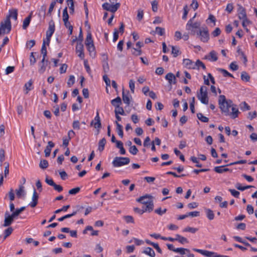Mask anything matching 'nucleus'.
Returning a JSON list of instances; mask_svg holds the SVG:
<instances>
[{"label": "nucleus", "mask_w": 257, "mask_h": 257, "mask_svg": "<svg viewBox=\"0 0 257 257\" xmlns=\"http://www.w3.org/2000/svg\"><path fill=\"white\" fill-rule=\"evenodd\" d=\"M85 44L86 46L93 44V41L92 38V35L90 32H88L87 34Z\"/></svg>", "instance_id": "35"}, {"label": "nucleus", "mask_w": 257, "mask_h": 257, "mask_svg": "<svg viewBox=\"0 0 257 257\" xmlns=\"http://www.w3.org/2000/svg\"><path fill=\"white\" fill-rule=\"evenodd\" d=\"M198 229L197 228L187 226L183 229V232H189L192 233H195L198 231Z\"/></svg>", "instance_id": "42"}, {"label": "nucleus", "mask_w": 257, "mask_h": 257, "mask_svg": "<svg viewBox=\"0 0 257 257\" xmlns=\"http://www.w3.org/2000/svg\"><path fill=\"white\" fill-rule=\"evenodd\" d=\"M250 76L248 73L245 71H243L241 73V79L242 81L248 82L250 80Z\"/></svg>", "instance_id": "38"}, {"label": "nucleus", "mask_w": 257, "mask_h": 257, "mask_svg": "<svg viewBox=\"0 0 257 257\" xmlns=\"http://www.w3.org/2000/svg\"><path fill=\"white\" fill-rule=\"evenodd\" d=\"M200 68H202L204 70L206 69L204 64L198 59L194 63V69L196 68L199 69Z\"/></svg>", "instance_id": "33"}, {"label": "nucleus", "mask_w": 257, "mask_h": 257, "mask_svg": "<svg viewBox=\"0 0 257 257\" xmlns=\"http://www.w3.org/2000/svg\"><path fill=\"white\" fill-rule=\"evenodd\" d=\"M76 52L81 59H84L85 55L84 53V46L82 43H77Z\"/></svg>", "instance_id": "11"}, {"label": "nucleus", "mask_w": 257, "mask_h": 257, "mask_svg": "<svg viewBox=\"0 0 257 257\" xmlns=\"http://www.w3.org/2000/svg\"><path fill=\"white\" fill-rule=\"evenodd\" d=\"M48 63V60L42 59L41 61L39 63V68L38 71L40 74H43L45 71Z\"/></svg>", "instance_id": "14"}, {"label": "nucleus", "mask_w": 257, "mask_h": 257, "mask_svg": "<svg viewBox=\"0 0 257 257\" xmlns=\"http://www.w3.org/2000/svg\"><path fill=\"white\" fill-rule=\"evenodd\" d=\"M133 49L134 50L133 51H132L133 55L136 56H140L141 55H142V51L141 49L133 48Z\"/></svg>", "instance_id": "51"}, {"label": "nucleus", "mask_w": 257, "mask_h": 257, "mask_svg": "<svg viewBox=\"0 0 257 257\" xmlns=\"http://www.w3.org/2000/svg\"><path fill=\"white\" fill-rule=\"evenodd\" d=\"M175 239L176 241H178L179 242L182 244L185 243H188L189 242V241L187 238L182 236L178 234L175 235Z\"/></svg>", "instance_id": "23"}, {"label": "nucleus", "mask_w": 257, "mask_h": 257, "mask_svg": "<svg viewBox=\"0 0 257 257\" xmlns=\"http://www.w3.org/2000/svg\"><path fill=\"white\" fill-rule=\"evenodd\" d=\"M36 44L35 41L34 40H31L28 41L26 43V46L30 49L32 48L33 46H35Z\"/></svg>", "instance_id": "59"}, {"label": "nucleus", "mask_w": 257, "mask_h": 257, "mask_svg": "<svg viewBox=\"0 0 257 257\" xmlns=\"http://www.w3.org/2000/svg\"><path fill=\"white\" fill-rule=\"evenodd\" d=\"M218 104L222 112H224L225 115H229V108L232 105V101L230 99L226 100L224 95H220L219 97Z\"/></svg>", "instance_id": "1"}, {"label": "nucleus", "mask_w": 257, "mask_h": 257, "mask_svg": "<svg viewBox=\"0 0 257 257\" xmlns=\"http://www.w3.org/2000/svg\"><path fill=\"white\" fill-rule=\"evenodd\" d=\"M13 228L12 227H9L4 231V239H5L9 236H10L13 231Z\"/></svg>", "instance_id": "43"}, {"label": "nucleus", "mask_w": 257, "mask_h": 257, "mask_svg": "<svg viewBox=\"0 0 257 257\" xmlns=\"http://www.w3.org/2000/svg\"><path fill=\"white\" fill-rule=\"evenodd\" d=\"M217 71L221 72L223 75L224 77H233V75L228 72L227 70L225 69H222V68H217Z\"/></svg>", "instance_id": "36"}, {"label": "nucleus", "mask_w": 257, "mask_h": 257, "mask_svg": "<svg viewBox=\"0 0 257 257\" xmlns=\"http://www.w3.org/2000/svg\"><path fill=\"white\" fill-rule=\"evenodd\" d=\"M183 64L188 69H194V63L189 59H184Z\"/></svg>", "instance_id": "18"}, {"label": "nucleus", "mask_w": 257, "mask_h": 257, "mask_svg": "<svg viewBox=\"0 0 257 257\" xmlns=\"http://www.w3.org/2000/svg\"><path fill=\"white\" fill-rule=\"evenodd\" d=\"M205 212L206 216L209 220H212L214 219V214L212 210L210 209H205Z\"/></svg>", "instance_id": "34"}, {"label": "nucleus", "mask_w": 257, "mask_h": 257, "mask_svg": "<svg viewBox=\"0 0 257 257\" xmlns=\"http://www.w3.org/2000/svg\"><path fill=\"white\" fill-rule=\"evenodd\" d=\"M63 21H66L69 20V15L67 11V7H65L63 11Z\"/></svg>", "instance_id": "47"}, {"label": "nucleus", "mask_w": 257, "mask_h": 257, "mask_svg": "<svg viewBox=\"0 0 257 257\" xmlns=\"http://www.w3.org/2000/svg\"><path fill=\"white\" fill-rule=\"evenodd\" d=\"M46 42L45 40L43 41V44L42 46L41 52V54L43 55V59H46V57L47 56V48L46 46Z\"/></svg>", "instance_id": "31"}, {"label": "nucleus", "mask_w": 257, "mask_h": 257, "mask_svg": "<svg viewBox=\"0 0 257 257\" xmlns=\"http://www.w3.org/2000/svg\"><path fill=\"white\" fill-rule=\"evenodd\" d=\"M56 2L55 1L52 2L51 3L50 6L49 8V10H48V12L47 13V15H50V16L51 15V13L53 10V9L56 5Z\"/></svg>", "instance_id": "57"}, {"label": "nucleus", "mask_w": 257, "mask_h": 257, "mask_svg": "<svg viewBox=\"0 0 257 257\" xmlns=\"http://www.w3.org/2000/svg\"><path fill=\"white\" fill-rule=\"evenodd\" d=\"M134 210L136 213H137L141 215L146 211H148V210H145V208L144 207H143V209H140L139 208L136 207L134 208Z\"/></svg>", "instance_id": "56"}, {"label": "nucleus", "mask_w": 257, "mask_h": 257, "mask_svg": "<svg viewBox=\"0 0 257 257\" xmlns=\"http://www.w3.org/2000/svg\"><path fill=\"white\" fill-rule=\"evenodd\" d=\"M129 87L130 88L131 92L133 93H134V91H135V81L133 80H132V79L130 80V82H129Z\"/></svg>", "instance_id": "60"}, {"label": "nucleus", "mask_w": 257, "mask_h": 257, "mask_svg": "<svg viewBox=\"0 0 257 257\" xmlns=\"http://www.w3.org/2000/svg\"><path fill=\"white\" fill-rule=\"evenodd\" d=\"M25 207L23 206L20 208H17L15 211H14L11 214L14 216V217H17L25 209Z\"/></svg>", "instance_id": "41"}, {"label": "nucleus", "mask_w": 257, "mask_h": 257, "mask_svg": "<svg viewBox=\"0 0 257 257\" xmlns=\"http://www.w3.org/2000/svg\"><path fill=\"white\" fill-rule=\"evenodd\" d=\"M16 194L18 197L20 198L22 193L24 192V187L23 185L19 186V189L16 190Z\"/></svg>", "instance_id": "46"}, {"label": "nucleus", "mask_w": 257, "mask_h": 257, "mask_svg": "<svg viewBox=\"0 0 257 257\" xmlns=\"http://www.w3.org/2000/svg\"><path fill=\"white\" fill-rule=\"evenodd\" d=\"M122 103L121 99L120 97L117 96L116 98L111 101V104L115 107H118Z\"/></svg>", "instance_id": "26"}, {"label": "nucleus", "mask_w": 257, "mask_h": 257, "mask_svg": "<svg viewBox=\"0 0 257 257\" xmlns=\"http://www.w3.org/2000/svg\"><path fill=\"white\" fill-rule=\"evenodd\" d=\"M87 50L89 52V55L92 58L95 57L96 52H95V46L94 45V44H91L90 45H88L86 46Z\"/></svg>", "instance_id": "24"}, {"label": "nucleus", "mask_w": 257, "mask_h": 257, "mask_svg": "<svg viewBox=\"0 0 257 257\" xmlns=\"http://www.w3.org/2000/svg\"><path fill=\"white\" fill-rule=\"evenodd\" d=\"M229 68L233 71H236L238 69V66L235 62H232L230 64Z\"/></svg>", "instance_id": "61"}, {"label": "nucleus", "mask_w": 257, "mask_h": 257, "mask_svg": "<svg viewBox=\"0 0 257 257\" xmlns=\"http://www.w3.org/2000/svg\"><path fill=\"white\" fill-rule=\"evenodd\" d=\"M201 26L200 22H193V19H190L186 25V29L188 31H190L191 35H194L197 34L196 30L199 29Z\"/></svg>", "instance_id": "3"}, {"label": "nucleus", "mask_w": 257, "mask_h": 257, "mask_svg": "<svg viewBox=\"0 0 257 257\" xmlns=\"http://www.w3.org/2000/svg\"><path fill=\"white\" fill-rule=\"evenodd\" d=\"M124 219H125L126 223H134V219L133 216L130 215H126L123 216Z\"/></svg>", "instance_id": "55"}, {"label": "nucleus", "mask_w": 257, "mask_h": 257, "mask_svg": "<svg viewBox=\"0 0 257 257\" xmlns=\"http://www.w3.org/2000/svg\"><path fill=\"white\" fill-rule=\"evenodd\" d=\"M205 59L211 62L216 61L218 59L217 54L215 51H211L208 55L205 56Z\"/></svg>", "instance_id": "13"}, {"label": "nucleus", "mask_w": 257, "mask_h": 257, "mask_svg": "<svg viewBox=\"0 0 257 257\" xmlns=\"http://www.w3.org/2000/svg\"><path fill=\"white\" fill-rule=\"evenodd\" d=\"M238 12V17L240 20H243L247 19L245 9L241 6H239Z\"/></svg>", "instance_id": "15"}, {"label": "nucleus", "mask_w": 257, "mask_h": 257, "mask_svg": "<svg viewBox=\"0 0 257 257\" xmlns=\"http://www.w3.org/2000/svg\"><path fill=\"white\" fill-rule=\"evenodd\" d=\"M102 67H103V72L105 73H107L109 70V67L108 62H103L102 63Z\"/></svg>", "instance_id": "58"}, {"label": "nucleus", "mask_w": 257, "mask_h": 257, "mask_svg": "<svg viewBox=\"0 0 257 257\" xmlns=\"http://www.w3.org/2000/svg\"><path fill=\"white\" fill-rule=\"evenodd\" d=\"M240 108L242 111H246L250 109V106L245 101L240 104Z\"/></svg>", "instance_id": "37"}, {"label": "nucleus", "mask_w": 257, "mask_h": 257, "mask_svg": "<svg viewBox=\"0 0 257 257\" xmlns=\"http://www.w3.org/2000/svg\"><path fill=\"white\" fill-rule=\"evenodd\" d=\"M187 215L188 216L191 217H197L200 215V212L199 211H195L193 212H190L187 213Z\"/></svg>", "instance_id": "63"}, {"label": "nucleus", "mask_w": 257, "mask_h": 257, "mask_svg": "<svg viewBox=\"0 0 257 257\" xmlns=\"http://www.w3.org/2000/svg\"><path fill=\"white\" fill-rule=\"evenodd\" d=\"M31 20H30V16H28L23 21V29L24 30L27 29L30 25Z\"/></svg>", "instance_id": "39"}, {"label": "nucleus", "mask_w": 257, "mask_h": 257, "mask_svg": "<svg viewBox=\"0 0 257 257\" xmlns=\"http://www.w3.org/2000/svg\"><path fill=\"white\" fill-rule=\"evenodd\" d=\"M169 47L172 48L171 53L173 55L174 57H176L181 54V52L178 47L173 46H169Z\"/></svg>", "instance_id": "32"}, {"label": "nucleus", "mask_w": 257, "mask_h": 257, "mask_svg": "<svg viewBox=\"0 0 257 257\" xmlns=\"http://www.w3.org/2000/svg\"><path fill=\"white\" fill-rule=\"evenodd\" d=\"M137 201L145 205L144 207L145 208L146 210H148L149 212L153 210V197L151 195L146 194L137 199Z\"/></svg>", "instance_id": "2"}, {"label": "nucleus", "mask_w": 257, "mask_h": 257, "mask_svg": "<svg viewBox=\"0 0 257 257\" xmlns=\"http://www.w3.org/2000/svg\"><path fill=\"white\" fill-rule=\"evenodd\" d=\"M15 217L12 214L10 215L9 212L7 211L5 214V220L3 226L4 227L9 226L13 222Z\"/></svg>", "instance_id": "10"}, {"label": "nucleus", "mask_w": 257, "mask_h": 257, "mask_svg": "<svg viewBox=\"0 0 257 257\" xmlns=\"http://www.w3.org/2000/svg\"><path fill=\"white\" fill-rule=\"evenodd\" d=\"M175 252L179 253L181 255H185L186 253L190 254V250L185 248H176Z\"/></svg>", "instance_id": "27"}, {"label": "nucleus", "mask_w": 257, "mask_h": 257, "mask_svg": "<svg viewBox=\"0 0 257 257\" xmlns=\"http://www.w3.org/2000/svg\"><path fill=\"white\" fill-rule=\"evenodd\" d=\"M116 125V132L118 136L122 138L123 136L122 126L119 124L117 121L115 122Z\"/></svg>", "instance_id": "28"}, {"label": "nucleus", "mask_w": 257, "mask_h": 257, "mask_svg": "<svg viewBox=\"0 0 257 257\" xmlns=\"http://www.w3.org/2000/svg\"><path fill=\"white\" fill-rule=\"evenodd\" d=\"M196 34L200 37V40L204 43L208 42L209 39V32L207 28H203L202 30L200 29Z\"/></svg>", "instance_id": "8"}, {"label": "nucleus", "mask_w": 257, "mask_h": 257, "mask_svg": "<svg viewBox=\"0 0 257 257\" xmlns=\"http://www.w3.org/2000/svg\"><path fill=\"white\" fill-rule=\"evenodd\" d=\"M142 253L149 255L151 257H155V253L154 250L150 247H147L142 251Z\"/></svg>", "instance_id": "25"}, {"label": "nucleus", "mask_w": 257, "mask_h": 257, "mask_svg": "<svg viewBox=\"0 0 257 257\" xmlns=\"http://www.w3.org/2000/svg\"><path fill=\"white\" fill-rule=\"evenodd\" d=\"M228 191L230 192L231 194L235 198H239L240 193L239 192L232 189H229Z\"/></svg>", "instance_id": "52"}, {"label": "nucleus", "mask_w": 257, "mask_h": 257, "mask_svg": "<svg viewBox=\"0 0 257 257\" xmlns=\"http://www.w3.org/2000/svg\"><path fill=\"white\" fill-rule=\"evenodd\" d=\"M75 82V77L73 75H70L67 81L68 87H70Z\"/></svg>", "instance_id": "50"}, {"label": "nucleus", "mask_w": 257, "mask_h": 257, "mask_svg": "<svg viewBox=\"0 0 257 257\" xmlns=\"http://www.w3.org/2000/svg\"><path fill=\"white\" fill-rule=\"evenodd\" d=\"M188 7L187 5H185L183 8V14L182 16V19L183 20H186L187 18V15L188 14Z\"/></svg>", "instance_id": "53"}, {"label": "nucleus", "mask_w": 257, "mask_h": 257, "mask_svg": "<svg viewBox=\"0 0 257 257\" xmlns=\"http://www.w3.org/2000/svg\"><path fill=\"white\" fill-rule=\"evenodd\" d=\"M10 20L11 18L14 19L15 21L18 19V10L17 9H13L9 10V15L7 16Z\"/></svg>", "instance_id": "21"}, {"label": "nucleus", "mask_w": 257, "mask_h": 257, "mask_svg": "<svg viewBox=\"0 0 257 257\" xmlns=\"http://www.w3.org/2000/svg\"><path fill=\"white\" fill-rule=\"evenodd\" d=\"M33 84V81L31 79L27 83H26L25 84V87L26 88V89L27 90V91L26 92V94H27L29 91L31 90V87L32 86Z\"/></svg>", "instance_id": "48"}, {"label": "nucleus", "mask_w": 257, "mask_h": 257, "mask_svg": "<svg viewBox=\"0 0 257 257\" xmlns=\"http://www.w3.org/2000/svg\"><path fill=\"white\" fill-rule=\"evenodd\" d=\"M12 29V25L11 20L8 18H6L4 22L1 23L0 26V34L7 33L8 34L10 32Z\"/></svg>", "instance_id": "5"}, {"label": "nucleus", "mask_w": 257, "mask_h": 257, "mask_svg": "<svg viewBox=\"0 0 257 257\" xmlns=\"http://www.w3.org/2000/svg\"><path fill=\"white\" fill-rule=\"evenodd\" d=\"M55 146L54 143L52 141H49L48 143V146L46 147L44 150L45 155L46 157H48L50 155L51 149L53 148Z\"/></svg>", "instance_id": "19"}, {"label": "nucleus", "mask_w": 257, "mask_h": 257, "mask_svg": "<svg viewBox=\"0 0 257 257\" xmlns=\"http://www.w3.org/2000/svg\"><path fill=\"white\" fill-rule=\"evenodd\" d=\"M138 151H139L136 146H131L130 148L129 152L134 155H136Z\"/></svg>", "instance_id": "54"}, {"label": "nucleus", "mask_w": 257, "mask_h": 257, "mask_svg": "<svg viewBox=\"0 0 257 257\" xmlns=\"http://www.w3.org/2000/svg\"><path fill=\"white\" fill-rule=\"evenodd\" d=\"M197 118L202 122H207L209 120V118L203 115L201 113H199L197 114Z\"/></svg>", "instance_id": "44"}, {"label": "nucleus", "mask_w": 257, "mask_h": 257, "mask_svg": "<svg viewBox=\"0 0 257 257\" xmlns=\"http://www.w3.org/2000/svg\"><path fill=\"white\" fill-rule=\"evenodd\" d=\"M122 97L124 103L128 106L130 104V99L132 98V96L129 95V91H127L126 94H125L124 92V90H123Z\"/></svg>", "instance_id": "20"}, {"label": "nucleus", "mask_w": 257, "mask_h": 257, "mask_svg": "<svg viewBox=\"0 0 257 257\" xmlns=\"http://www.w3.org/2000/svg\"><path fill=\"white\" fill-rule=\"evenodd\" d=\"M221 33V30L219 28H216L212 32V35L215 37L219 36Z\"/></svg>", "instance_id": "64"}, {"label": "nucleus", "mask_w": 257, "mask_h": 257, "mask_svg": "<svg viewBox=\"0 0 257 257\" xmlns=\"http://www.w3.org/2000/svg\"><path fill=\"white\" fill-rule=\"evenodd\" d=\"M130 162V159L127 157H116L112 161L113 166L118 167L125 165L128 164Z\"/></svg>", "instance_id": "6"}, {"label": "nucleus", "mask_w": 257, "mask_h": 257, "mask_svg": "<svg viewBox=\"0 0 257 257\" xmlns=\"http://www.w3.org/2000/svg\"><path fill=\"white\" fill-rule=\"evenodd\" d=\"M114 112L115 114L117 113V114H120L122 115H125L123 108L122 107H120V105L118 106V107H115Z\"/></svg>", "instance_id": "45"}, {"label": "nucleus", "mask_w": 257, "mask_h": 257, "mask_svg": "<svg viewBox=\"0 0 257 257\" xmlns=\"http://www.w3.org/2000/svg\"><path fill=\"white\" fill-rule=\"evenodd\" d=\"M49 166L48 162L46 160H41L40 164L39 167L42 169H45L48 168Z\"/></svg>", "instance_id": "40"}, {"label": "nucleus", "mask_w": 257, "mask_h": 257, "mask_svg": "<svg viewBox=\"0 0 257 257\" xmlns=\"http://www.w3.org/2000/svg\"><path fill=\"white\" fill-rule=\"evenodd\" d=\"M207 88L206 87L202 86L200 89V92L197 93V97L201 102L204 104H208L209 102L207 96Z\"/></svg>", "instance_id": "4"}, {"label": "nucleus", "mask_w": 257, "mask_h": 257, "mask_svg": "<svg viewBox=\"0 0 257 257\" xmlns=\"http://www.w3.org/2000/svg\"><path fill=\"white\" fill-rule=\"evenodd\" d=\"M80 191V188L79 187H77L73 188L72 189H70L68 193L70 195H76V194L79 193Z\"/></svg>", "instance_id": "49"}, {"label": "nucleus", "mask_w": 257, "mask_h": 257, "mask_svg": "<svg viewBox=\"0 0 257 257\" xmlns=\"http://www.w3.org/2000/svg\"><path fill=\"white\" fill-rule=\"evenodd\" d=\"M193 250L197 252L200 253L201 254L205 255L207 257H218L217 253L208 251L207 250H203L201 249L193 248Z\"/></svg>", "instance_id": "9"}, {"label": "nucleus", "mask_w": 257, "mask_h": 257, "mask_svg": "<svg viewBox=\"0 0 257 257\" xmlns=\"http://www.w3.org/2000/svg\"><path fill=\"white\" fill-rule=\"evenodd\" d=\"M232 111L230 112L229 111V115L231 116L232 118H235L238 116L239 111L238 108L236 107V105L233 104L232 103V105L231 106Z\"/></svg>", "instance_id": "17"}, {"label": "nucleus", "mask_w": 257, "mask_h": 257, "mask_svg": "<svg viewBox=\"0 0 257 257\" xmlns=\"http://www.w3.org/2000/svg\"><path fill=\"white\" fill-rule=\"evenodd\" d=\"M165 78L168 81L170 84L176 83L175 76L172 73H168L166 75Z\"/></svg>", "instance_id": "22"}, {"label": "nucleus", "mask_w": 257, "mask_h": 257, "mask_svg": "<svg viewBox=\"0 0 257 257\" xmlns=\"http://www.w3.org/2000/svg\"><path fill=\"white\" fill-rule=\"evenodd\" d=\"M94 120L96 121V122L94 123L93 120H92L90 123V125H94V127L96 128H100L101 127V123L98 111L96 112V115L94 118Z\"/></svg>", "instance_id": "16"}, {"label": "nucleus", "mask_w": 257, "mask_h": 257, "mask_svg": "<svg viewBox=\"0 0 257 257\" xmlns=\"http://www.w3.org/2000/svg\"><path fill=\"white\" fill-rule=\"evenodd\" d=\"M38 199H39V195L37 192H36V190L35 189H34L33 191V194L32 196V201L29 203V205L32 207L34 208L35 207L38 202Z\"/></svg>", "instance_id": "12"}, {"label": "nucleus", "mask_w": 257, "mask_h": 257, "mask_svg": "<svg viewBox=\"0 0 257 257\" xmlns=\"http://www.w3.org/2000/svg\"><path fill=\"white\" fill-rule=\"evenodd\" d=\"M55 23L52 20L49 23L48 29L46 32V39H47V45H49L50 44L51 38L55 32Z\"/></svg>", "instance_id": "7"}, {"label": "nucleus", "mask_w": 257, "mask_h": 257, "mask_svg": "<svg viewBox=\"0 0 257 257\" xmlns=\"http://www.w3.org/2000/svg\"><path fill=\"white\" fill-rule=\"evenodd\" d=\"M225 166H217L214 167V170L218 173H223L229 171L228 168H223Z\"/></svg>", "instance_id": "29"}, {"label": "nucleus", "mask_w": 257, "mask_h": 257, "mask_svg": "<svg viewBox=\"0 0 257 257\" xmlns=\"http://www.w3.org/2000/svg\"><path fill=\"white\" fill-rule=\"evenodd\" d=\"M47 9V6L45 5L42 6L39 10V14L40 15L41 13L43 15V16L45 17L46 16V11Z\"/></svg>", "instance_id": "62"}, {"label": "nucleus", "mask_w": 257, "mask_h": 257, "mask_svg": "<svg viewBox=\"0 0 257 257\" xmlns=\"http://www.w3.org/2000/svg\"><path fill=\"white\" fill-rule=\"evenodd\" d=\"M106 143V141L104 138H102L99 141L98 150L100 152H102V151H103Z\"/></svg>", "instance_id": "30"}]
</instances>
